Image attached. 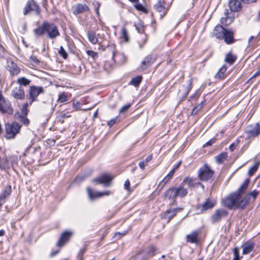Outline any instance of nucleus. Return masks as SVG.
Wrapping results in <instances>:
<instances>
[{"label": "nucleus", "mask_w": 260, "mask_h": 260, "mask_svg": "<svg viewBox=\"0 0 260 260\" xmlns=\"http://www.w3.org/2000/svg\"><path fill=\"white\" fill-rule=\"evenodd\" d=\"M33 32L38 38L46 36L49 39L54 40L60 36L57 26L47 21H44L40 25L33 30Z\"/></svg>", "instance_id": "f257e3e1"}, {"label": "nucleus", "mask_w": 260, "mask_h": 260, "mask_svg": "<svg viewBox=\"0 0 260 260\" xmlns=\"http://www.w3.org/2000/svg\"><path fill=\"white\" fill-rule=\"evenodd\" d=\"M241 198L242 196L239 193L235 191L224 199V204L229 209L237 208L240 210H243L244 208L241 207Z\"/></svg>", "instance_id": "f03ea898"}, {"label": "nucleus", "mask_w": 260, "mask_h": 260, "mask_svg": "<svg viewBox=\"0 0 260 260\" xmlns=\"http://www.w3.org/2000/svg\"><path fill=\"white\" fill-rule=\"evenodd\" d=\"M21 126L16 121L7 123L5 125V138L8 140L13 139L20 132Z\"/></svg>", "instance_id": "7ed1b4c3"}, {"label": "nucleus", "mask_w": 260, "mask_h": 260, "mask_svg": "<svg viewBox=\"0 0 260 260\" xmlns=\"http://www.w3.org/2000/svg\"><path fill=\"white\" fill-rule=\"evenodd\" d=\"M214 174V171L205 164L199 170L198 177L201 181L207 182L210 180H213Z\"/></svg>", "instance_id": "20e7f679"}, {"label": "nucleus", "mask_w": 260, "mask_h": 260, "mask_svg": "<svg viewBox=\"0 0 260 260\" xmlns=\"http://www.w3.org/2000/svg\"><path fill=\"white\" fill-rule=\"evenodd\" d=\"M13 111L11 103L4 98L2 92L0 91V112L3 114H7L12 115Z\"/></svg>", "instance_id": "39448f33"}, {"label": "nucleus", "mask_w": 260, "mask_h": 260, "mask_svg": "<svg viewBox=\"0 0 260 260\" xmlns=\"http://www.w3.org/2000/svg\"><path fill=\"white\" fill-rule=\"evenodd\" d=\"M31 11H35L37 16L41 14V9L37 2L34 0L28 1L23 10V14L24 15H27Z\"/></svg>", "instance_id": "423d86ee"}, {"label": "nucleus", "mask_w": 260, "mask_h": 260, "mask_svg": "<svg viewBox=\"0 0 260 260\" xmlns=\"http://www.w3.org/2000/svg\"><path fill=\"white\" fill-rule=\"evenodd\" d=\"M112 179L111 175L103 174L98 178H93L92 182L95 185L103 184L104 187H107L111 186Z\"/></svg>", "instance_id": "0eeeda50"}, {"label": "nucleus", "mask_w": 260, "mask_h": 260, "mask_svg": "<svg viewBox=\"0 0 260 260\" xmlns=\"http://www.w3.org/2000/svg\"><path fill=\"white\" fill-rule=\"evenodd\" d=\"M173 1V0H171V3L170 4H168L167 7L165 5L166 3L164 0H158L157 3L153 6L154 9L156 11L161 13V18H162L167 14L168 10L171 6V4Z\"/></svg>", "instance_id": "6e6552de"}, {"label": "nucleus", "mask_w": 260, "mask_h": 260, "mask_svg": "<svg viewBox=\"0 0 260 260\" xmlns=\"http://www.w3.org/2000/svg\"><path fill=\"white\" fill-rule=\"evenodd\" d=\"M157 250V249L155 246L151 245L144 250L138 252L136 254L135 257L136 259H137L139 255L144 252L145 255L143 256L141 260H148V259L152 257L155 254H156Z\"/></svg>", "instance_id": "1a4fd4ad"}, {"label": "nucleus", "mask_w": 260, "mask_h": 260, "mask_svg": "<svg viewBox=\"0 0 260 260\" xmlns=\"http://www.w3.org/2000/svg\"><path fill=\"white\" fill-rule=\"evenodd\" d=\"M228 212L222 208L216 210L211 216V221L212 224L219 222L223 218L226 217Z\"/></svg>", "instance_id": "9d476101"}, {"label": "nucleus", "mask_w": 260, "mask_h": 260, "mask_svg": "<svg viewBox=\"0 0 260 260\" xmlns=\"http://www.w3.org/2000/svg\"><path fill=\"white\" fill-rule=\"evenodd\" d=\"M6 69L12 76H16L18 75L21 71L20 68L11 58L7 59Z\"/></svg>", "instance_id": "9b49d317"}, {"label": "nucleus", "mask_w": 260, "mask_h": 260, "mask_svg": "<svg viewBox=\"0 0 260 260\" xmlns=\"http://www.w3.org/2000/svg\"><path fill=\"white\" fill-rule=\"evenodd\" d=\"M216 204V200L208 198L202 205H198L197 208V209H201V212L203 213L208 210L212 209Z\"/></svg>", "instance_id": "f8f14e48"}, {"label": "nucleus", "mask_w": 260, "mask_h": 260, "mask_svg": "<svg viewBox=\"0 0 260 260\" xmlns=\"http://www.w3.org/2000/svg\"><path fill=\"white\" fill-rule=\"evenodd\" d=\"M72 13L78 15L84 12H89L90 9L86 4L78 3L72 7Z\"/></svg>", "instance_id": "ddd939ff"}, {"label": "nucleus", "mask_w": 260, "mask_h": 260, "mask_svg": "<svg viewBox=\"0 0 260 260\" xmlns=\"http://www.w3.org/2000/svg\"><path fill=\"white\" fill-rule=\"evenodd\" d=\"M73 234L72 232L69 231H66L62 232L56 243L57 246L61 247L63 246L66 242L70 240Z\"/></svg>", "instance_id": "4468645a"}, {"label": "nucleus", "mask_w": 260, "mask_h": 260, "mask_svg": "<svg viewBox=\"0 0 260 260\" xmlns=\"http://www.w3.org/2000/svg\"><path fill=\"white\" fill-rule=\"evenodd\" d=\"M11 95L16 100H23L25 98L24 88L21 86L15 87L12 90Z\"/></svg>", "instance_id": "2eb2a0df"}, {"label": "nucleus", "mask_w": 260, "mask_h": 260, "mask_svg": "<svg viewBox=\"0 0 260 260\" xmlns=\"http://www.w3.org/2000/svg\"><path fill=\"white\" fill-rule=\"evenodd\" d=\"M156 58L157 55L155 54H151L147 55L141 62V68L143 70H145L150 67L155 62Z\"/></svg>", "instance_id": "dca6fc26"}, {"label": "nucleus", "mask_w": 260, "mask_h": 260, "mask_svg": "<svg viewBox=\"0 0 260 260\" xmlns=\"http://www.w3.org/2000/svg\"><path fill=\"white\" fill-rule=\"evenodd\" d=\"M200 233L201 231L200 230L192 231L191 233L186 235V242L190 243H194L196 244H199V243L200 241V239L199 237Z\"/></svg>", "instance_id": "f3484780"}, {"label": "nucleus", "mask_w": 260, "mask_h": 260, "mask_svg": "<svg viewBox=\"0 0 260 260\" xmlns=\"http://www.w3.org/2000/svg\"><path fill=\"white\" fill-rule=\"evenodd\" d=\"M258 193L259 191L256 189H254L252 191L247 193L246 196L241 199V207L242 208H245L246 206L249 202L250 198L252 197L254 200L257 198Z\"/></svg>", "instance_id": "a211bd4d"}, {"label": "nucleus", "mask_w": 260, "mask_h": 260, "mask_svg": "<svg viewBox=\"0 0 260 260\" xmlns=\"http://www.w3.org/2000/svg\"><path fill=\"white\" fill-rule=\"evenodd\" d=\"M45 92L43 87L40 86L32 85L30 86L29 89V94L31 98L37 100L38 95Z\"/></svg>", "instance_id": "6ab92c4d"}, {"label": "nucleus", "mask_w": 260, "mask_h": 260, "mask_svg": "<svg viewBox=\"0 0 260 260\" xmlns=\"http://www.w3.org/2000/svg\"><path fill=\"white\" fill-rule=\"evenodd\" d=\"M246 133L249 138H255L260 135V125L258 123H256L254 126L252 127L251 125L247 127Z\"/></svg>", "instance_id": "aec40b11"}, {"label": "nucleus", "mask_w": 260, "mask_h": 260, "mask_svg": "<svg viewBox=\"0 0 260 260\" xmlns=\"http://www.w3.org/2000/svg\"><path fill=\"white\" fill-rule=\"evenodd\" d=\"M224 15L225 17H222L220 19V21L222 25L228 26L233 22L235 17L232 12H231V13H229V10L228 9H225Z\"/></svg>", "instance_id": "412c9836"}, {"label": "nucleus", "mask_w": 260, "mask_h": 260, "mask_svg": "<svg viewBox=\"0 0 260 260\" xmlns=\"http://www.w3.org/2000/svg\"><path fill=\"white\" fill-rule=\"evenodd\" d=\"M224 39L227 44H231L235 42L236 40L234 38V32L230 29L226 28L224 31L221 40Z\"/></svg>", "instance_id": "4be33fe9"}, {"label": "nucleus", "mask_w": 260, "mask_h": 260, "mask_svg": "<svg viewBox=\"0 0 260 260\" xmlns=\"http://www.w3.org/2000/svg\"><path fill=\"white\" fill-rule=\"evenodd\" d=\"M254 246L255 243L253 241L251 240L246 241L241 246L243 248L242 254L243 255L249 254L250 252L253 251Z\"/></svg>", "instance_id": "5701e85b"}, {"label": "nucleus", "mask_w": 260, "mask_h": 260, "mask_svg": "<svg viewBox=\"0 0 260 260\" xmlns=\"http://www.w3.org/2000/svg\"><path fill=\"white\" fill-rule=\"evenodd\" d=\"M134 26L138 33L145 34V39L143 41V44H140V47L142 48L143 45L146 43L148 39L147 35L145 33V26H144V22L141 21H140L138 23H135Z\"/></svg>", "instance_id": "b1692460"}, {"label": "nucleus", "mask_w": 260, "mask_h": 260, "mask_svg": "<svg viewBox=\"0 0 260 260\" xmlns=\"http://www.w3.org/2000/svg\"><path fill=\"white\" fill-rule=\"evenodd\" d=\"M196 179L193 177H186L183 179L182 183L187 184L190 188L194 187L196 185H201L203 188L204 187V186L201 182L196 183Z\"/></svg>", "instance_id": "393cba45"}, {"label": "nucleus", "mask_w": 260, "mask_h": 260, "mask_svg": "<svg viewBox=\"0 0 260 260\" xmlns=\"http://www.w3.org/2000/svg\"><path fill=\"white\" fill-rule=\"evenodd\" d=\"M231 12H238L241 10V3L238 0H231L229 3Z\"/></svg>", "instance_id": "a878e982"}, {"label": "nucleus", "mask_w": 260, "mask_h": 260, "mask_svg": "<svg viewBox=\"0 0 260 260\" xmlns=\"http://www.w3.org/2000/svg\"><path fill=\"white\" fill-rule=\"evenodd\" d=\"M226 28L223 27L222 25L218 24L214 29V34L215 37L219 40H221L224 31Z\"/></svg>", "instance_id": "bb28decb"}, {"label": "nucleus", "mask_w": 260, "mask_h": 260, "mask_svg": "<svg viewBox=\"0 0 260 260\" xmlns=\"http://www.w3.org/2000/svg\"><path fill=\"white\" fill-rule=\"evenodd\" d=\"M129 2L133 4L135 9L138 11L147 14V9L141 4L139 3V0H128Z\"/></svg>", "instance_id": "cd10ccee"}, {"label": "nucleus", "mask_w": 260, "mask_h": 260, "mask_svg": "<svg viewBox=\"0 0 260 260\" xmlns=\"http://www.w3.org/2000/svg\"><path fill=\"white\" fill-rule=\"evenodd\" d=\"M11 168L8 156L1 158L0 156V169L7 171Z\"/></svg>", "instance_id": "c85d7f7f"}, {"label": "nucleus", "mask_w": 260, "mask_h": 260, "mask_svg": "<svg viewBox=\"0 0 260 260\" xmlns=\"http://www.w3.org/2000/svg\"><path fill=\"white\" fill-rule=\"evenodd\" d=\"M187 82L188 83V85L185 87V91L183 93H181L180 95H179L180 102H182L186 99L192 88V82L191 79L188 80Z\"/></svg>", "instance_id": "c756f323"}, {"label": "nucleus", "mask_w": 260, "mask_h": 260, "mask_svg": "<svg viewBox=\"0 0 260 260\" xmlns=\"http://www.w3.org/2000/svg\"><path fill=\"white\" fill-rule=\"evenodd\" d=\"M175 189L176 197H178L180 198H183L186 196L188 193L187 189L182 185H180L178 187H175Z\"/></svg>", "instance_id": "7c9ffc66"}, {"label": "nucleus", "mask_w": 260, "mask_h": 260, "mask_svg": "<svg viewBox=\"0 0 260 260\" xmlns=\"http://www.w3.org/2000/svg\"><path fill=\"white\" fill-rule=\"evenodd\" d=\"M175 187L173 186L165 191L164 194V197L165 199H173L174 198H176V194L175 193Z\"/></svg>", "instance_id": "2f4dec72"}, {"label": "nucleus", "mask_w": 260, "mask_h": 260, "mask_svg": "<svg viewBox=\"0 0 260 260\" xmlns=\"http://www.w3.org/2000/svg\"><path fill=\"white\" fill-rule=\"evenodd\" d=\"M33 149V152H35V148L32 147H29L27 149V150L25 151L24 153V156L23 158H22V161L23 163L26 165H29V164H31L34 161V159L32 158H30L29 157V152L31 151V150Z\"/></svg>", "instance_id": "473e14b6"}, {"label": "nucleus", "mask_w": 260, "mask_h": 260, "mask_svg": "<svg viewBox=\"0 0 260 260\" xmlns=\"http://www.w3.org/2000/svg\"><path fill=\"white\" fill-rule=\"evenodd\" d=\"M227 70L226 65H223L215 75L216 79L223 80L225 77V72Z\"/></svg>", "instance_id": "72a5a7b5"}, {"label": "nucleus", "mask_w": 260, "mask_h": 260, "mask_svg": "<svg viewBox=\"0 0 260 260\" xmlns=\"http://www.w3.org/2000/svg\"><path fill=\"white\" fill-rule=\"evenodd\" d=\"M175 212L171 209L166 210L163 214L162 218L170 221L174 216H176Z\"/></svg>", "instance_id": "f704fd0d"}, {"label": "nucleus", "mask_w": 260, "mask_h": 260, "mask_svg": "<svg viewBox=\"0 0 260 260\" xmlns=\"http://www.w3.org/2000/svg\"><path fill=\"white\" fill-rule=\"evenodd\" d=\"M87 37L89 41L92 44H96L98 39L96 37L95 32L93 30H89L87 31Z\"/></svg>", "instance_id": "c9c22d12"}, {"label": "nucleus", "mask_w": 260, "mask_h": 260, "mask_svg": "<svg viewBox=\"0 0 260 260\" xmlns=\"http://www.w3.org/2000/svg\"><path fill=\"white\" fill-rule=\"evenodd\" d=\"M14 117L15 118H19V121L25 126H28L29 124V120L26 117V116L20 115L18 111L15 113Z\"/></svg>", "instance_id": "e433bc0d"}, {"label": "nucleus", "mask_w": 260, "mask_h": 260, "mask_svg": "<svg viewBox=\"0 0 260 260\" xmlns=\"http://www.w3.org/2000/svg\"><path fill=\"white\" fill-rule=\"evenodd\" d=\"M237 58V56L236 55H234L231 53V52H229L226 54L225 57L224 58V61L227 62L230 65L233 64Z\"/></svg>", "instance_id": "4c0bfd02"}, {"label": "nucleus", "mask_w": 260, "mask_h": 260, "mask_svg": "<svg viewBox=\"0 0 260 260\" xmlns=\"http://www.w3.org/2000/svg\"><path fill=\"white\" fill-rule=\"evenodd\" d=\"M228 156L226 152H222L215 157V160L217 164H222Z\"/></svg>", "instance_id": "58836bf2"}, {"label": "nucleus", "mask_w": 260, "mask_h": 260, "mask_svg": "<svg viewBox=\"0 0 260 260\" xmlns=\"http://www.w3.org/2000/svg\"><path fill=\"white\" fill-rule=\"evenodd\" d=\"M250 182V179H246L243 183L241 185V186L239 188V189L236 191L238 193H239L241 196L242 193H244L245 190L248 188V185Z\"/></svg>", "instance_id": "ea45409f"}, {"label": "nucleus", "mask_w": 260, "mask_h": 260, "mask_svg": "<svg viewBox=\"0 0 260 260\" xmlns=\"http://www.w3.org/2000/svg\"><path fill=\"white\" fill-rule=\"evenodd\" d=\"M143 77L141 75L137 76L133 78L128 83L129 85H133L135 87L139 86L142 81Z\"/></svg>", "instance_id": "a19ab883"}, {"label": "nucleus", "mask_w": 260, "mask_h": 260, "mask_svg": "<svg viewBox=\"0 0 260 260\" xmlns=\"http://www.w3.org/2000/svg\"><path fill=\"white\" fill-rule=\"evenodd\" d=\"M11 186L10 185H8L7 186L5 187V189L2 191V193L0 194V196L2 197L3 199L7 200L9 195L11 194Z\"/></svg>", "instance_id": "79ce46f5"}, {"label": "nucleus", "mask_w": 260, "mask_h": 260, "mask_svg": "<svg viewBox=\"0 0 260 260\" xmlns=\"http://www.w3.org/2000/svg\"><path fill=\"white\" fill-rule=\"evenodd\" d=\"M31 81L24 77H20L17 79V83L21 87L26 86L30 84Z\"/></svg>", "instance_id": "37998d69"}, {"label": "nucleus", "mask_w": 260, "mask_h": 260, "mask_svg": "<svg viewBox=\"0 0 260 260\" xmlns=\"http://www.w3.org/2000/svg\"><path fill=\"white\" fill-rule=\"evenodd\" d=\"M8 159L9 160V163L10 165V167L14 169V166L15 165L17 164L18 162V156L15 155H10L8 157Z\"/></svg>", "instance_id": "c03bdc74"}, {"label": "nucleus", "mask_w": 260, "mask_h": 260, "mask_svg": "<svg viewBox=\"0 0 260 260\" xmlns=\"http://www.w3.org/2000/svg\"><path fill=\"white\" fill-rule=\"evenodd\" d=\"M260 165V161H258L255 163L248 170V174L249 176H252L255 172L257 170L259 166Z\"/></svg>", "instance_id": "a18cd8bd"}, {"label": "nucleus", "mask_w": 260, "mask_h": 260, "mask_svg": "<svg viewBox=\"0 0 260 260\" xmlns=\"http://www.w3.org/2000/svg\"><path fill=\"white\" fill-rule=\"evenodd\" d=\"M202 93V90L198 89L196 92L189 97V101L196 102Z\"/></svg>", "instance_id": "49530a36"}, {"label": "nucleus", "mask_w": 260, "mask_h": 260, "mask_svg": "<svg viewBox=\"0 0 260 260\" xmlns=\"http://www.w3.org/2000/svg\"><path fill=\"white\" fill-rule=\"evenodd\" d=\"M121 37L123 39L124 42H127L129 41L128 31L125 27H123L122 28Z\"/></svg>", "instance_id": "de8ad7c7"}, {"label": "nucleus", "mask_w": 260, "mask_h": 260, "mask_svg": "<svg viewBox=\"0 0 260 260\" xmlns=\"http://www.w3.org/2000/svg\"><path fill=\"white\" fill-rule=\"evenodd\" d=\"M68 100L67 94L65 92H62L58 95L57 102L59 103H63Z\"/></svg>", "instance_id": "09e8293b"}, {"label": "nucleus", "mask_w": 260, "mask_h": 260, "mask_svg": "<svg viewBox=\"0 0 260 260\" xmlns=\"http://www.w3.org/2000/svg\"><path fill=\"white\" fill-rule=\"evenodd\" d=\"M92 5L94 7V10L97 17L98 18L100 17L101 15L100 14L99 9L101 7V3L98 1H94L92 2Z\"/></svg>", "instance_id": "8fccbe9b"}, {"label": "nucleus", "mask_w": 260, "mask_h": 260, "mask_svg": "<svg viewBox=\"0 0 260 260\" xmlns=\"http://www.w3.org/2000/svg\"><path fill=\"white\" fill-rule=\"evenodd\" d=\"M58 54L64 59H67L68 57V53L62 46L60 47L59 50H58Z\"/></svg>", "instance_id": "3c124183"}, {"label": "nucleus", "mask_w": 260, "mask_h": 260, "mask_svg": "<svg viewBox=\"0 0 260 260\" xmlns=\"http://www.w3.org/2000/svg\"><path fill=\"white\" fill-rule=\"evenodd\" d=\"M87 190L89 198L91 200H93L95 198H99V196H97V192H94L89 187L87 188Z\"/></svg>", "instance_id": "603ef678"}, {"label": "nucleus", "mask_w": 260, "mask_h": 260, "mask_svg": "<svg viewBox=\"0 0 260 260\" xmlns=\"http://www.w3.org/2000/svg\"><path fill=\"white\" fill-rule=\"evenodd\" d=\"M28 106V103H26L22 105V108H21V114H20V115H24L26 116L28 114V110L27 109V107Z\"/></svg>", "instance_id": "864d4df0"}, {"label": "nucleus", "mask_w": 260, "mask_h": 260, "mask_svg": "<svg viewBox=\"0 0 260 260\" xmlns=\"http://www.w3.org/2000/svg\"><path fill=\"white\" fill-rule=\"evenodd\" d=\"M86 250V247L85 246L84 247L80 250V251L77 256V260H82L83 259V256Z\"/></svg>", "instance_id": "5fc2aeb1"}, {"label": "nucleus", "mask_w": 260, "mask_h": 260, "mask_svg": "<svg viewBox=\"0 0 260 260\" xmlns=\"http://www.w3.org/2000/svg\"><path fill=\"white\" fill-rule=\"evenodd\" d=\"M233 253L234 254V257L233 260H240L239 248L237 247H236L233 249Z\"/></svg>", "instance_id": "6e6d98bb"}, {"label": "nucleus", "mask_w": 260, "mask_h": 260, "mask_svg": "<svg viewBox=\"0 0 260 260\" xmlns=\"http://www.w3.org/2000/svg\"><path fill=\"white\" fill-rule=\"evenodd\" d=\"M85 178V175H78L75 178L74 182L79 183L84 181Z\"/></svg>", "instance_id": "4d7b16f0"}, {"label": "nucleus", "mask_w": 260, "mask_h": 260, "mask_svg": "<svg viewBox=\"0 0 260 260\" xmlns=\"http://www.w3.org/2000/svg\"><path fill=\"white\" fill-rule=\"evenodd\" d=\"M131 107V104L128 103L126 105H124L121 107L119 110V113L121 114L127 111Z\"/></svg>", "instance_id": "13d9d810"}, {"label": "nucleus", "mask_w": 260, "mask_h": 260, "mask_svg": "<svg viewBox=\"0 0 260 260\" xmlns=\"http://www.w3.org/2000/svg\"><path fill=\"white\" fill-rule=\"evenodd\" d=\"M202 109V106H195L191 112V115L194 116L197 115L198 113V112L201 110Z\"/></svg>", "instance_id": "bf43d9fd"}, {"label": "nucleus", "mask_w": 260, "mask_h": 260, "mask_svg": "<svg viewBox=\"0 0 260 260\" xmlns=\"http://www.w3.org/2000/svg\"><path fill=\"white\" fill-rule=\"evenodd\" d=\"M87 54L88 56H91L93 59H95L98 57V53L92 50H87L86 51Z\"/></svg>", "instance_id": "052dcab7"}, {"label": "nucleus", "mask_w": 260, "mask_h": 260, "mask_svg": "<svg viewBox=\"0 0 260 260\" xmlns=\"http://www.w3.org/2000/svg\"><path fill=\"white\" fill-rule=\"evenodd\" d=\"M216 139L215 138H213L211 139H210L209 141L207 142L204 145L203 147H206L208 146H211L212 144H213L216 142Z\"/></svg>", "instance_id": "680f3d73"}, {"label": "nucleus", "mask_w": 260, "mask_h": 260, "mask_svg": "<svg viewBox=\"0 0 260 260\" xmlns=\"http://www.w3.org/2000/svg\"><path fill=\"white\" fill-rule=\"evenodd\" d=\"M72 105L74 110H79L81 108V104L79 101H74Z\"/></svg>", "instance_id": "e2e57ef3"}, {"label": "nucleus", "mask_w": 260, "mask_h": 260, "mask_svg": "<svg viewBox=\"0 0 260 260\" xmlns=\"http://www.w3.org/2000/svg\"><path fill=\"white\" fill-rule=\"evenodd\" d=\"M171 179H169V177L166 176L160 182L159 185H161V189Z\"/></svg>", "instance_id": "0e129e2a"}, {"label": "nucleus", "mask_w": 260, "mask_h": 260, "mask_svg": "<svg viewBox=\"0 0 260 260\" xmlns=\"http://www.w3.org/2000/svg\"><path fill=\"white\" fill-rule=\"evenodd\" d=\"M70 116H68L65 113H61L59 116V120L61 123L64 122L65 118L69 117Z\"/></svg>", "instance_id": "69168bd1"}, {"label": "nucleus", "mask_w": 260, "mask_h": 260, "mask_svg": "<svg viewBox=\"0 0 260 260\" xmlns=\"http://www.w3.org/2000/svg\"><path fill=\"white\" fill-rule=\"evenodd\" d=\"M117 119L118 116H116V117L110 120L107 123L108 125L110 127L113 126L116 123Z\"/></svg>", "instance_id": "338daca9"}, {"label": "nucleus", "mask_w": 260, "mask_h": 260, "mask_svg": "<svg viewBox=\"0 0 260 260\" xmlns=\"http://www.w3.org/2000/svg\"><path fill=\"white\" fill-rule=\"evenodd\" d=\"M110 191L107 190L103 192H97V196H99V197H101L103 196H109L110 194Z\"/></svg>", "instance_id": "774afa93"}]
</instances>
